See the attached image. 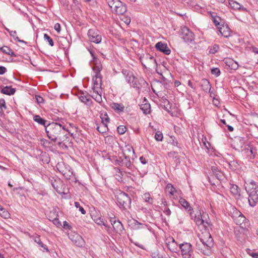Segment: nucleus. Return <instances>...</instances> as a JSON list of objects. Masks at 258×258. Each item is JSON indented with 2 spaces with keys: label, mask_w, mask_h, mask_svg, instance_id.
<instances>
[{
  "label": "nucleus",
  "mask_w": 258,
  "mask_h": 258,
  "mask_svg": "<svg viewBox=\"0 0 258 258\" xmlns=\"http://www.w3.org/2000/svg\"><path fill=\"white\" fill-rule=\"evenodd\" d=\"M48 138L53 142L60 145L68 139V131L63 125L57 122H52L45 126Z\"/></svg>",
  "instance_id": "1"
},
{
  "label": "nucleus",
  "mask_w": 258,
  "mask_h": 258,
  "mask_svg": "<svg viewBox=\"0 0 258 258\" xmlns=\"http://www.w3.org/2000/svg\"><path fill=\"white\" fill-rule=\"evenodd\" d=\"M214 245L213 239L208 231H203L200 237V241L197 242V248L203 254L209 255L211 253V248Z\"/></svg>",
  "instance_id": "2"
},
{
  "label": "nucleus",
  "mask_w": 258,
  "mask_h": 258,
  "mask_svg": "<svg viewBox=\"0 0 258 258\" xmlns=\"http://www.w3.org/2000/svg\"><path fill=\"white\" fill-rule=\"evenodd\" d=\"M107 3L111 11L116 14L122 15L127 10L125 5L119 0H107Z\"/></svg>",
  "instance_id": "3"
},
{
  "label": "nucleus",
  "mask_w": 258,
  "mask_h": 258,
  "mask_svg": "<svg viewBox=\"0 0 258 258\" xmlns=\"http://www.w3.org/2000/svg\"><path fill=\"white\" fill-rule=\"evenodd\" d=\"M182 258H194V253L192 245L188 242H184L179 245Z\"/></svg>",
  "instance_id": "4"
},
{
  "label": "nucleus",
  "mask_w": 258,
  "mask_h": 258,
  "mask_svg": "<svg viewBox=\"0 0 258 258\" xmlns=\"http://www.w3.org/2000/svg\"><path fill=\"white\" fill-rule=\"evenodd\" d=\"M126 81L130 84H132V86L136 89H140L143 84L146 83L143 79H138L133 75L132 73H127L126 77Z\"/></svg>",
  "instance_id": "5"
},
{
  "label": "nucleus",
  "mask_w": 258,
  "mask_h": 258,
  "mask_svg": "<svg viewBox=\"0 0 258 258\" xmlns=\"http://www.w3.org/2000/svg\"><path fill=\"white\" fill-rule=\"evenodd\" d=\"M204 218H205V215H201V212H197V214L194 217V221L200 228H204V231H206V230L209 231L210 223L206 220H204Z\"/></svg>",
  "instance_id": "6"
},
{
  "label": "nucleus",
  "mask_w": 258,
  "mask_h": 258,
  "mask_svg": "<svg viewBox=\"0 0 258 258\" xmlns=\"http://www.w3.org/2000/svg\"><path fill=\"white\" fill-rule=\"evenodd\" d=\"M56 168L67 179H71L73 177V172L69 165L63 163H59L57 164Z\"/></svg>",
  "instance_id": "7"
},
{
  "label": "nucleus",
  "mask_w": 258,
  "mask_h": 258,
  "mask_svg": "<svg viewBox=\"0 0 258 258\" xmlns=\"http://www.w3.org/2000/svg\"><path fill=\"white\" fill-rule=\"evenodd\" d=\"M117 203L123 208L130 207L131 200L127 194L124 192H119L116 195Z\"/></svg>",
  "instance_id": "8"
},
{
  "label": "nucleus",
  "mask_w": 258,
  "mask_h": 258,
  "mask_svg": "<svg viewBox=\"0 0 258 258\" xmlns=\"http://www.w3.org/2000/svg\"><path fill=\"white\" fill-rule=\"evenodd\" d=\"M180 35L185 42H191L195 39V35L187 27H182L180 30Z\"/></svg>",
  "instance_id": "9"
},
{
  "label": "nucleus",
  "mask_w": 258,
  "mask_h": 258,
  "mask_svg": "<svg viewBox=\"0 0 258 258\" xmlns=\"http://www.w3.org/2000/svg\"><path fill=\"white\" fill-rule=\"evenodd\" d=\"M142 63L146 68H150L151 67H155L157 66V62L154 57L150 54H146L143 57L142 60Z\"/></svg>",
  "instance_id": "10"
},
{
  "label": "nucleus",
  "mask_w": 258,
  "mask_h": 258,
  "mask_svg": "<svg viewBox=\"0 0 258 258\" xmlns=\"http://www.w3.org/2000/svg\"><path fill=\"white\" fill-rule=\"evenodd\" d=\"M89 40L96 44L101 42L102 38L98 31L93 29H90L88 32Z\"/></svg>",
  "instance_id": "11"
},
{
  "label": "nucleus",
  "mask_w": 258,
  "mask_h": 258,
  "mask_svg": "<svg viewBox=\"0 0 258 258\" xmlns=\"http://www.w3.org/2000/svg\"><path fill=\"white\" fill-rule=\"evenodd\" d=\"M110 222L112 226V227H111L112 232L114 231L117 233H120L123 230V225L119 220H116L114 218H111Z\"/></svg>",
  "instance_id": "12"
},
{
  "label": "nucleus",
  "mask_w": 258,
  "mask_h": 258,
  "mask_svg": "<svg viewBox=\"0 0 258 258\" xmlns=\"http://www.w3.org/2000/svg\"><path fill=\"white\" fill-rule=\"evenodd\" d=\"M71 241L77 246L82 247L85 243V241L82 236L78 233H74L70 236Z\"/></svg>",
  "instance_id": "13"
},
{
  "label": "nucleus",
  "mask_w": 258,
  "mask_h": 258,
  "mask_svg": "<svg viewBox=\"0 0 258 258\" xmlns=\"http://www.w3.org/2000/svg\"><path fill=\"white\" fill-rule=\"evenodd\" d=\"M248 198L249 206L254 207L258 202V194L255 189H251L249 192Z\"/></svg>",
  "instance_id": "14"
},
{
  "label": "nucleus",
  "mask_w": 258,
  "mask_h": 258,
  "mask_svg": "<svg viewBox=\"0 0 258 258\" xmlns=\"http://www.w3.org/2000/svg\"><path fill=\"white\" fill-rule=\"evenodd\" d=\"M166 245L168 249L171 252H176L178 251L179 246L173 238H168L167 240Z\"/></svg>",
  "instance_id": "15"
},
{
  "label": "nucleus",
  "mask_w": 258,
  "mask_h": 258,
  "mask_svg": "<svg viewBox=\"0 0 258 258\" xmlns=\"http://www.w3.org/2000/svg\"><path fill=\"white\" fill-rule=\"evenodd\" d=\"M218 29L223 36L228 38L231 35V31L227 25H221L218 27Z\"/></svg>",
  "instance_id": "16"
},
{
  "label": "nucleus",
  "mask_w": 258,
  "mask_h": 258,
  "mask_svg": "<svg viewBox=\"0 0 258 258\" xmlns=\"http://www.w3.org/2000/svg\"><path fill=\"white\" fill-rule=\"evenodd\" d=\"M156 48L164 53L165 54L168 55L170 53L171 50L167 46V45L165 43H162V42H159L156 44Z\"/></svg>",
  "instance_id": "17"
},
{
  "label": "nucleus",
  "mask_w": 258,
  "mask_h": 258,
  "mask_svg": "<svg viewBox=\"0 0 258 258\" xmlns=\"http://www.w3.org/2000/svg\"><path fill=\"white\" fill-rule=\"evenodd\" d=\"M102 77L100 76H95L93 78V90H101Z\"/></svg>",
  "instance_id": "18"
},
{
  "label": "nucleus",
  "mask_w": 258,
  "mask_h": 258,
  "mask_svg": "<svg viewBox=\"0 0 258 258\" xmlns=\"http://www.w3.org/2000/svg\"><path fill=\"white\" fill-rule=\"evenodd\" d=\"M224 62L231 70H236L238 68L239 65L238 63L230 58L225 59Z\"/></svg>",
  "instance_id": "19"
},
{
  "label": "nucleus",
  "mask_w": 258,
  "mask_h": 258,
  "mask_svg": "<svg viewBox=\"0 0 258 258\" xmlns=\"http://www.w3.org/2000/svg\"><path fill=\"white\" fill-rule=\"evenodd\" d=\"M140 108L145 114H148L150 112V104L145 98H144L141 104L140 105Z\"/></svg>",
  "instance_id": "20"
},
{
  "label": "nucleus",
  "mask_w": 258,
  "mask_h": 258,
  "mask_svg": "<svg viewBox=\"0 0 258 258\" xmlns=\"http://www.w3.org/2000/svg\"><path fill=\"white\" fill-rule=\"evenodd\" d=\"M95 223L98 225H103L105 227V230L107 232L110 234L112 233V229L111 227L108 226L106 222H104L103 218L101 217H99L94 220Z\"/></svg>",
  "instance_id": "21"
},
{
  "label": "nucleus",
  "mask_w": 258,
  "mask_h": 258,
  "mask_svg": "<svg viewBox=\"0 0 258 258\" xmlns=\"http://www.w3.org/2000/svg\"><path fill=\"white\" fill-rule=\"evenodd\" d=\"M201 87L203 91L206 92H209L210 93V96H211L212 93L210 92L211 86L208 80L206 79H202L201 82Z\"/></svg>",
  "instance_id": "22"
},
{
  "label": "nucleus",
  "mask_w": 258,
  "mask_h": 258,
  "mask_svg": "<svg viewBox=\"0 0 258 258\" xmlns=\"http://www.w3.org/2000/svg\"><path fill=\"white\" fill-rule=\"evenodd\" d=\"M179 203L185 210H187L190 212L193 210L192 208L190 206L189 203L184 199L180 198L179 199ZM190 215L192 217L191 212H190Z\"/></svg>",
  "instance_id": "23"
},
{
  "label": "nucleus",
  "mask_w": 258,
  "mask_h": 258,
  "mask_svg": "<svg viewBox=\"0 0 258 258\" xmlns=\"http://www.w3.org/2000/svg\"><path fill=\"white\" fill-rule=\"evenodd\" d=\"M91 97L98 103H101L102 101L101 90H93Z\"/></svg>",
  "instance_id": "24"
},
{
  "label": "nucleus",
  "mask_w": 258,
  "mask_h": 258,
  "mask_svg": "<svg viewBox=\"0 0 258 258\" xmlns=\"http://www.w3.org/2000/svg\"><path fill=\"white\" fill-rule=\"evenodd\" d=\"M229 188L231 193L234 196H240V189L237 185L230 184Z\"/></svg>",
  "instance_id": "25"
},
{
  "label": "nucleus",
  "mask_w": 258,
  "mask_h": 258,
  "mask_svg": "<svg viewBox=\"0 0 258 258\" xmlns=\"http://www.w3.org/2000/svg\"><path fill=\"white\" fill-rule=\"evenodd\" d=\"M15 89L12 88L11 87L6 86L2 90V93L6 95H11L15 93Z\"/></svg>",
  "instance_id": "26"
},
{
  "label": "nucleus",
  "mask_w": 258,
  "mask_h": 258,
  "mask_svg": "<svg viewBox=\"0 0 258 258\" xmlns=\"http://www.w3.org/2000/svg\"><path fill=\"white\" fill-rule=\"evenodd\" d=\"M111 108L115 111L120 112L123 111L124 106L121 104L113 103L111 104Z\"/></svg>",
  "instance_id": "27"
},
{
  "label": "nucleus",
  "mask_w": 258,
  "mask_h": 258,
  "mask_svg": "<svg viewBox=\"0 0 258 258\" xmlns=\"http://www.w3.org/2000/svg\"><path fill=\"white\" fill-rule=\"evenodd\" d=\"M123 153L124 156L130 155V156H131L132 155H134L135 152L132 147L130 146H126L123 150Z\"/></svg>",
  "instance_id": "28"
},
{
  "label": "nucleus",
  "mask_w": 258,
  "mask_h": 258,
  "mask_svg": "<svg viewBox=\"0 0 258 258\" xmlns=\"http://www.w3.org/2000/svg\"><path fill=\"white\" fill-rule=\"evenodd\" d=\"M34 241L37 243L38 245L42 248H43L44 249L46 250V251H48V249L47 248V247L46 245H44L43 242L41 241L40 238L39 236H36L33 237Z\"/></svg>",
  "instance_id": "29"
},
{
  "label": "nucleus",
  "mask_w": 258,
  "mask_h": 258,
  "mask_svg": "<svg viewBox=\"0 0 258 258\" xmlns=\"http://www.w3.org/2000/svg\"><path fill=\"white\" fill-rule=\"evenodd\" d=\"M80 100L87 105H91L92 101L90 98L85 95H81L79 97Z\"/></svg>",
  "instance_id": "30"
},
{
  "label": "nucleus",
  "mask_w": 258,
  "mask_h": 258,
  "mask_svg": "<svg viewBox=\"0 0 258 258\" xmlns=\"http://www.w3.org/2000/svg\"><path fill=\"white\" fill-rule=\"evenodd\" d=\"M33 120L41 125H43L44 126L45 125V123L47 120L41 118L39 115H35L33 116Z\"/></svg>",
  "instance_id": "31"
},
{
  "label": "nucleus",
  "mask_w": 258,
  "mask_h": 258,
  "mask_svg": "<svg viewBox=\"0 0 258 258\" xmlns=\"http://www.w3.org/2000/svg\"><path fill=\"white\" fill-rule=\"evenodd\" d=\"M1 50L4 53L10 55L11 56H15V54L13 50L8 46H4L1 48Z\"/></svg>",
  "instance_id": "32"
},
{
  "label": "nucleus",
  "mask_w": 258,
  "mask_h": 258,
  "mask_svg": "<svg viewBox=\"0 0 258 258\" xmlns=\"http://www.w3.org/2000/svg\"><path fill=\"white\" fill-rule=\"evenodd\" d=\"M133 227L135 229L138 230L140 229H145L146 228V225L139 223L137 220H134V222L133 223Z\"/></svg>",
  "instance_id": "33"
},
{
  "label": "nucleus",
  "mask_w": 258,
  "mask_h": 258,
  "mask_svg": "<svg viewBox=\"0 0 258 258\" xmlns=\"http://www.w3.org/2000/svg\"><path fill=\"white\" fill-rule=\"evenodd\" d=\"M6 30L9 32V33H10V35L12 37H13L15 40H17L18 42H21V43H26V42L24 41V40L19 39L18 37L17 36V32L16 31H10L8 29H6Z\"/></svg>",
  "instance_id": "34"
},
{
  "label": "nucleus",
  "mask_w": 258,
  "mask_h": 258,
  "mask_svg": "<svg viewBox=\"0 0 258 258\" xmlns=\"http://www.w3.org/2000/svg\"><path fill=\"white\" fill-rule=\"evenodd\" d=\"M229 4L231 8L234 10H245V9L242 7L239 3L235 1H231Z\"/></svg>",
  "instance_id": "35"
},
{
  "label": "nucleus",
  "mask_w": 258,
  "mask_h": 258,
  "mask_svg": "<svg viewBox=\"0 0 258 258\" xmlns=\"http://www.w3.org/2000/svg\"><path fill=\"white\" fill-rule=\"evenodd\" d=\"M143 199L146 202L150 204H152L153 202V199L151 197V195L149 192L145 193L143 196Z\"/></svg>",
  "instance_id": "36"
},
{
  "label": "nucleus",
  "mask_w": 258,
  "mask_h": 258,
  "mask_svg": "<svg viewBox=\"0 0 258 258\" xmlns=\"http://www.w3.org/2000/svg\"><path fill=\"white\" fill-rule=\"evenodd\" d=\"M124 156V160H122V164H124V165L127 167H130L131 166V162L130 161V155H127Z\"/></svg>",
  "instance_id": "37"
},
{
  "label": "nucleus",
  "mask_w": 258,
  "mask_h": 258,
  "mask_svg": "<svg viewBox=\"0 0 258 258\" xmlns=\"http://www.w3.org/2000/svg\"><path fill=\"white\" fill-rule=\"evenodd\" d=\"M100 117L101 118L102 124L107 125V123L109 122V118L108 115L106 113H105L104 114H101L100 115Z\"/></svg>",
  "instance_id": "38"
},
{
  "label": "nucleus",
  "mask_w": 258,
  "mask_h": 258,
  "mask_svg": "<svg viewBox=\"0 0 258 258\" xmlns=\"http://www.w3.org/2000/svg\"><path fill=\"white\" fill-rule=\"evenodd\" d=\"M168 156L170 158H172L175 160V162L179 163V158L177 156V153L174 151L170 152L168 153Z\"/></svg>",
  "instance_id": "39"
},
{
  "label": "nucleus",
  "mask_w": 258,
  "mask_h": 258,
  "mask_svg": "<svg viewBox=\"0 0 258 258\" xmlns=\"http://www.w3.org/2000/svg\"><path fill=\"white\" fill-rule=\"evenodd\" d=\"M166 189L171 195H173L174 192L176 191L175 188L170 183H169L166 185Z\"/></svg>",
  "instance_id": "40"
},
{
  "label": "nucleus",
  "mask_w": 258,
  "mask_h": 258,
  "mask_svg": "<svg viewBox=\"0 0 258 258\" xmlns=\"http://www.w3.org/2000/svg\"><path fill=\"white\" fill-rule=\"evenodd\" d=\"M0 215L5 219L8 218L10 217L9 213L3 208L0 211Z\"/></svg>",
  "instance_id": "41"
},
{
  "label": "nucleus",
  "mask_w": 258,
  "mask_h": 258,
  "mask_svg": "<svg viewBox=\"0 0 258 258\" xmlns=\"http://www.w3.org/2000/svg\"><path fill=\"white\" fill-rule=\"evenodd\" d=\"M98 131L101 133H104L106 132L107 130V125L101 124L100 126L97 127Z\"/></svg>",
  "instance_id": "42"
},
{
  "label": "nucleus",
  "mask_w": 258,
  "mask_h": 258,
  "mask_svg": "<svg viewBox=\"0 0 258 258\" xmlns=\"http://www.w3.org/2000/svg\"><path fill=\"white\" fill-rule=\"evenodd\" d=\"M44 38L45 40H47L49 44L51 46H53L54 45V42L52 39L47 34H44Z\"/></svg>",
  "instance_id": "43"
},
{
  "label": "nucleus",
  "mask_w": 258,
  "mask_h": 258,
  "mask_svg": "<svg viewBox=\"0 0 258 258\" xmlns=\"http://www.w3.org/2000/svg\"><path fill=\"white\" fill-rule=\"evenodd\" d=\"M121 15V17L120 19L123 21L126 24L128 25L131 23V18L129 17L124 16L122 15Z\"/></svg>",
  "instance_id": "44"
},
{
  "label": "nucleus",
  "mask_w": 258,
  "mask_h": 258,
  "mask_svg": "<svg viewBox=\"0 0 258 258\" xmlns=\"http://www.w3.org/2000/svg\"><path fill=\"white\" fill-rule=\"evenodd\" d=\"M151 256L153 258H163V255L158 250L152 252Z\"/></svg>",
  "instance_id": "45"
},
{
  "label": "nucleus",
  "mask_w": 258,
  "mask_h": 258,
  "mask_svg": "<svg viewBox=\"0 0 258 258\" xmlns=\"http://www.w3.org/2000/svg\"><path fill=\"white\" fill-rule=\"evenodd\" d=\"M163 134L160 132H157L155 135V138L158 141H161L163 139Z\"/></svg>",
  "instance_id": "46"
},
{
  "label": "nucleus",
  "mask_w": 258,
  "mask_h": 258,
  "mask_svg": "<svg viewBox=\"0 0 258 258\" xmlns=\"http://www.w3.org/2000/svg\"><path fill=\"white\" fill-rule=\"evenodd\" d=\"M126 128L125 126L124 125H119V126H118L117 127V132L118 133L120 134V135H122L124 133H125V132H126Z\"/></svg>",
  "instance_id": "47"
},
{
  "label": "nucleus",
  "mask_w": 258,
  "mask_h": 258,
  "mask_svg": "<svg viewBox=\"0 0 258 258\" xmlns=\"http://www.w3.org/2000/svg\"><path fill=\"white\" fill-rule=\"evenodd\" d=\"M229 167L232 170H235L238 166V164L235 161H231L229 162Z\"/></svg>",
  "instance_id": "48"
},
{
  "label": "nucleus",
  "mask_w": 258,
  "mask_h": 258,
  "mask_svg": "<svg viewBox=\"0 0 258 258\" xmlns=\"http://www.w3.org/2000/svg\"><path fill=\"white\" fill-rule=\"evenodd\" d=\"M211 73L213 75H215L216 76L218 77L220 75V70L216 68H213L211 70Z\"/></svg>",
  "instance_id": "49"
},
{
  "label": "nucleus",
  "mask_w": 258,
  "mask_h": 258,
  "mask_svg": "<svg viewBox=\"0 0 258 258\" xmlns=\"http://www.w3.org/2000/svg\"><path fill=\"white\" fill-rule=\"evenodd\" d=\"M75 206L77 208H79V211L81 212L82 214H86V211L84 209V208L80 206V204L78 202L75 203Z\"/></svg>",
  "instance_id": "50"
},
{
  "label": "nucleus",
  "mask_w": 258,
  "mask_h": 258,
  "mask_svg": "<svg viewBox=\"0 0 258 258\" xmlns=\"http://www.w3.org/2000/svg\"><path fill=\"white\" fill-rule=\"evenodd\" d=\"M220 20V18L217 16H215V17H213V21L217 26H220L221 25L220 24V23L219 22V20Z\"/></svg>",
  "instance_id": "51"
},
{
  "label": "nucleus",
  "mask_w": 258,
  "mask_h": 258,
  "mask_svg": "<svg viewBox=\"0 0 258 258\" xmlns=\"http://www.w3.org/2000/svg\"><path fill=\"white\" fill-rule=\"evenodd\" d=\"M0 109L2 111L6 109L5 101L3 99H0Z\"/></svg>",
  "instance_id": "52"
},
{
  "label": "nucleus",
  "mask_w": 258,
  "mask_h": 258,
  "mask_svg": "<svg viewBox=\"0 0 258 258\" xmlns=\"http://www.w3.org/2000/svg\"><path fill=\"white\" fill-rule=\"evenodd\" d=\"M35 98L36 100V102L38 104H40L41 103H43L44 100L43 98L39 95H36Z\"/></svg>",
  "instance_id": "53"
},
{
  "label": "nucleus",
  "mask_w": 258,
  "mask_h": 258,
  "mask_svg": "<svg viewBox=\"0 0 258 258\" xmlns=\"http://www.w3.org/2000/svg\"><path fill=\"white\" fill-rule=\"evenodd\" d=\"M218 49H219V46L217 45H214L213 46V48L210 49L209 52L211 53L214 54L218 51Z\"/></svg>",
  "instance_id": "54"
},
{
  "label": "nucleus",
  "mask_w": 258,
  "mask_h": 258,
  "mask_svg": "<svg viewBox=\"0 0 258 258\" xmlns=\"http://www.w3.org/2000/svg\"><path fill=\"white\" fill-rule=\"evenodd\" d=\"M93 70L96 73V76H101V74H100L101 69L99 67H95L93 68Z\"/></svg>",
  "instance_id": "55"
},
{
  "label": "nucleus",
  "mask_w": 258,
  "mask_h": 258,
  "mask_svg": "<svg viewBox=\"0 0 258 258\" xmlns=\"http://www.w3.org/2000/svg\"><path fill=\"white\" fill-rule=\"evenodd\" d=\"M250 184L252 186V189L256 190V188L258 187V185L253 180H250Z\"/></svg>",
  "instance_id": "56"
},
{
  "label": "nucleus",
  "mask_w": 258,
  "mask_h": 258,
  "mask_svg": "<svg viewBox=\"0 0 258 258\" xmlns=\"http://www.w3.org/2000/svg\"><path fill=\"white\" fill-rule=\"evenodd\" d=\"M54 29L57 33H59L61 30L60 24L59 23H56L54 26Z\"/></svg>",
  "instance_id": "57"
},
{
  "label": "nucleus",
  "mask_w": 258,
  "mask_h": 258,
  "mask_svg": "<svg viewBox=\"0 0 258 258\" xmlns=\"http://www.w3.org/2000/svg\"><path fill=\"white\" fill-rule=\"evenodd\" d=\"M40 143L41 145L46 146L47 145L49 144V142L46 139H42L40 140Z\"/></svg>",
  "instance_id": "58"
},
{
  "label": "nucleus",
  "mask_w": 258,
  "mask_h": 258,
  "mask_svg": "<svg viewBox=\"0 0 258 258\" xmlns=\"http://www.w3.org/2000/svg\"><path fill=\"white\" fill-rule=\"evenodd\" d=\"M163 213L167 216H170L171 215V211L170 209L168 208H165L164 210H163Z\"/></svg>",
  "instance_id": "59"
},
{
  "label": "nucleus",
  "mask_w": 258,
  "mask_h": 258,
  "mask_svg": "<svg viewBox=\"0 0 258 258\" xmlns=\"http://www.w3.org/2000/svg\"><path fill=\"white\" fill-rule=\"evenodd\" d=\"M6 68L4 67L1 66L0 67V75H3L6 72Z\"/></svg>",
  "instance_id": "60"
},
{
  "label": "nucleus",
  "mask_w": 258,
  "mask_h": 258,
  "mask_svg": "<svg viewBox=\"0 0 258 258\" xmlns=\"http://www.w3.org/2000/svg\"><path fill=\"white\" fill-rule=\"evenodd\" d=\"M140 160L143 164H146L147 163L146 158L143 156L140 158Z\"/></svg>",
  "instance_id": "61"
},
{
  "label": "nucleus",
  "mask_w": 258,
  "mask_h": 258,
  "mask_svg": "<svg viewBox=\"0 0 258 258\" xmlns=\"http://www.w3.org/2000/svg\"><path fill=\"white\" fill-rule=\"evenodd\" d=\"M53 222L54 224H55L57 226H59L60 225V223L59 221H58V219L57 218L54 219L53 221Z\"/></svg>",
  "instance_id": "62"
},
{
  "label": "nucleus",
  "mask_w": 258,
  "mask_h": 258,
  "mask_svg": "<svg viewBox=\"0 0 258 258\" xmlns=\"http://www.w3.org/2000/svg\"><path fill=\"white\" fill-rule=\"evenodd\" d=\"M249 254L253 258H258V254L256 253L252 252Z\"/></svg>",
  "instance_id": "63"
},
{
  "label": "nucleus",
  "mask_w": 258,
  "mask_h": 258,
  "mask_svg": "<svg viewBox=\"0 0 258 258\" xmlns=\"http://www.w3.org/2000/svg\"><path fill=\"white\" fill-rule=\"evenodd\" d=\"M63 227L64 228H69L70 226V225H69V224L68 223V222L67 221H64L63 223Z\"/></svg>",
  "instance_id": "64"
}]
</instances>
